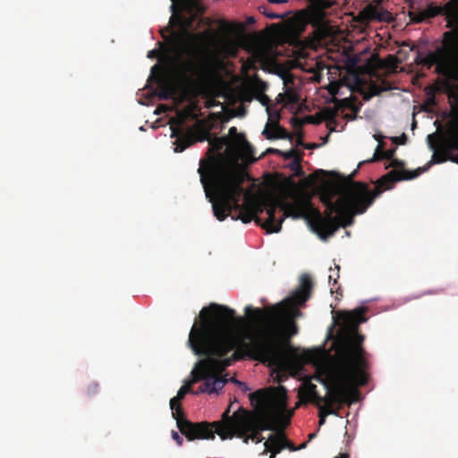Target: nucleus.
Segmentation results:
<instances>
[{"instance_id":"nucleus-1","label":"nucleus","mask_w":458,"mask_h":458,"mask_svg":"<svg viewBox=\"0 0 458 458\" xmlns=\"http://www.w3.org/2000/svg\"><path fill=\"white\" fill-rule=\"evenodd\" d=\"M207 169L208 175L201 164L198 173L217 220L224 221L227 216L244 224L254 220L268 233H273L281 231L285 217L304 218L323 241L334 235L340 227L352 225L354 216L365 213L375 199L384 191L392 189L395 182L414 179L427 170L426 167L414 171L393 169L376 182L373 190L365 182H352L335 201L333 193L328 191L321 196L327 208L326 216L313 207L309 198L298 197L293 202L268 200L264 204L267 217L263 222L253 210L240 203L247 174L223 163H208Z\"/></svg>"},{"instance_id":"nucleus-2","label":"nucleus","mask_w":458,"mask_h":458,"mask_svg":"<svg viewBox=\"0 0 458 458\" xmlns=\"http://www.w3.org/2000/svg\"><path fill=\"white\" fill-rule=\"evenodd\" d=\"M243 318L237 317L235 311L225 305L211 303L199 313V322H195L190 331L188 345L195 355L204 356L191 371L192 381L203 380L196 394L217 393L226 382L222 372L233 360L243 358L244 349L241 338L235 333L236 327Z\"/></svg>"},{"instance_id":"nucleus-3","label":"nucleus","mask_w":458,"mask_h":458,"mask_svg":"<svg viewBox=\"0 0 458 458\" xmlns=\"http://www.w3.org/2000/svg\"><path fill=\"white\" fill-rule=\"evenodd\" d=\"M366 311V308H357L339 314L345 329L338 334L336 339L338 360L331 376L334 386L328 389L327 396L322 397L315 385L309 386V394L318 408L359 401L358 387L369 381V353L362 346L364 335L358 332L359 325L367 320Z\"/></svg>"},{"instance_id":"nucleus-4","label":"nucleus","mask_w":458,"mask_h":458,"mask_svg":"<svg viewBox=\"0 0 458 458\" xmlns=\"http://www.w3.org/2000/svg\"><path fill=\"white\" fill-rule=\"evenodd\" d=\"M313 288L312 279L309 275H302L298 288L284 301L263 309L247 306L245 313L254 324H260V338L257 342L259 354L278 353L276 339L283 328V322L295 321L301 316L297 308L304 304L310 297Z\"/></svg>"},{"instance_id":"nucleus-5","label":"nucleus","mask_w":458,"mask_h":458,"mask_svg":"<svg viewBox=\"0 0 458 458\" xmlns=\"http://www.w3.org/2000/svg\"><path fill=\"white\" fill-rule=\"evenodd\" d=\"M162 37L170 44V52L175 55V73L184 83L202 79L208 71L209 53L208 49L196 46L202 34H193L186 30L173 31L170 38L163 32Z\"/></svg>"},{"instance_id":"nucleus-6","label":"nucleus","mask_w":458,"mask_h":458,"mask_svg":"<svg viewBox=\"0 0 458 458\" xmlns=\"http://www.w3.org/2000/svg\"><path fill=\"white\" fill-rule=\"evenodd\" d=\"M250 401L256 409L264 408L272 403L277 410L276 419L280 425L281 431L276 435H272L265 442L266 449L271 453L269 458H275L276 454L286 446H290V443L283 432L284 428L289 425L293 415L292 411L286 416L283 414L287 406V390L283 386L272 389H259L250 394Z\"/></svg>"},{"instance_id":"nucleus-7","label":"nucleus","mask_w":458,"mask_h":458,"mask_svg":"<svg viewBox=\"0 0 458 458\" xmlns=\"http://www.w3.org/2000/svg\"><path fill=\"white\" fill-rule=\"evenodd\" d=\"M230 409L224 411L222 420L212 422V435L214 438L217 434L222 440L232 439L234 437L243 438L245 443L250 439L259 443L263 439L261 430L272 429L273 426L262 427L261 422L248 411L241 408L232 416L229 415Z\"/></svg>"},{"instance_id":"nucleus-8","label":"nucleus","mask_w":458,"mask_h":458,"mask_svg":"<svg viewBox=\"0 0 458 458\" xmlns=\"http://www.w3.org/2000/svg\"><path fill=\"white\" fill-rule=\"evenodd\" d=\"M256 330L254 334H245L244 340L241 339V346L244 349V354L254 360L262 363H267L269 366L276 368H283L285 366L289 360V352L292 348H286L283 345V342L288 340L292 336L297 335L298 326L295 321L283 322V328L276 339V345L278 347V353L267 354L266 357L259 354V347L257 344L260 338V324H255Z\"/></svg>"},{"instance_id":"nucleus-9","label":"nucleus","mask_w":458,"mask_h":458,"mask_svg":"<svg viewBox=\"0 0 458 458\" xmlns=\"http://www.w3.org/2000/svg\"><path fill=\"white\" fill-rule=\"evenodd\" d=\"M449 118L437 135V142L433 134L427 138L429 148L434 151L431 162L436 164L447 160L458 164V100H449Z\"/></svg>"},{"instance_id":"nucleus-10","label":"nucleus","mask_w":458,"mask_h":458,"mask_svg":"<svg viewBox=\"0 0 458 458\" xmlns=\"http://www.w3.org/2000/svg\"><path fill=\"white\" fill-rule=\"evenodd\" d=\"M444 55L434 51L424 56L419 53L415 63L428 70L435 66V72L441 77L437 80L440 89L447 94L448 100H458V65L450 64Z\"/></svg>"},{"instance_id":"nucleus-11","label":"nucleus","mask_w":458,"mask_h":458,"mask_svg":"<svg viewBox=\"0 0 458 458\" xmlns=\"http://www.w3.org/2000/svg\"><path fill=\"white\" fill-rule=\"evenodd\" d=\"M191 391V386H182L177 392V395L170 400L172 416L176 420L180 432L185 436L188 441L213 440L212 422H192L185 418L181 406V401Z\"/></svg>"},{"instance_id":"nucleus-12","label":"nucleus","mask_w":458,"mask_h":458,"mask_svg":"<svg viewBox=\"0 0 458 458\" xmlns=\"http://www.w3.org/2000/svg\"><path fill=\"white\" fill-rule=\"evenodd\" d=\"M446 27L450 30L444 32L441 46L434 52L445 55L446 61L454 66L458 65V8L449 10Z\"/></svg>"},{"instance_id":"nucleus-13","label":"nucleus","mask_w":458,"mask_h":458,"mask_svg":"<svg viewBox=\"0 0 458 458\" xmlns=\"http://www.w3.org/2000/svg\"><path fill=\"white\" fill-rule=\"evenodd\" d=\"M171 130V137L176 139L174 142V152H182L194 143L204 141L208 135L207 131H195L191 129L184 131L179 124L176 127L172 125Z\"/></svg>"},{"instance_id":"nucleus-14","label":"nucleus","mask_w":458,"mask_h":458,"mask_svg":"<svg viewBox=\"0 0 458 458\" xmlns=\"http://www.w3.org/2000/svg\"><path fill=\"white\" fill-rule=\"evenodd\" d=\"M155 70H157V72L154 74V79L157 86L158 98L164 100L174 98L177 95L175 81L164 68L154 65L151 68V72L154 73Z\"/></svg>"},{"instance_id":"nucleus-15","label":"nucleus","mask_w":458,"mask_h":458,"mask_svg":"<svg viewBox=\"0 0 458 458\" xmlns=\"http://www.w3.org/2000/svg\"><path fill=\"white\" fill-rule=\"evenodd\" d=\"M256 89L258 91V95L256 96V99L259 100L263 106L267 107V112L270 117L276 116L277 119L279 118V113L275 111V114H272L270 103L271 100L268 96H267L264 92L267 89V84L260 80L257 81Z\"/></svg>"},{"instance_id":"nucleus-16","label":"nucleus","mask_w":458,"mask_h":458,"mask_svg":"<svg viewBox=\"0 0 458 458\" xmlns=\"http://www.w3.org/2000/svg\"><path fill=\"white\" fill-rule=\"evenodd\" d=\"M458 8V3L450 2L446 4L445 7H442L439 5H436L434 4H429L427 5L425 9H423V13L427 20L430 18H434L439 14H445L447 17V13L449 10Z\"/></svg>"},{"instance_id":"nucleus-17","label":"nucleus","mask_w":458,"mask_h":458,"mask_svg":"<svg viewBox=\"0 0 458 458\" xmlns=\"http://www.w3.org/2000/svg\"><path fill=\"white\" fill-rule=\"evenodd\" d=\"M229 136L234 137L236 144L242 151L251 153L253 151L252 146L248 142L243 133H238L236 127L229 129Z\"/></svg>"},{"instance_id":"nucleus-18","label":"nucleus","mask_w":458,"mask_h":458,"mask_svg":"<svg viewBox=\"0 0 458 458\" xmlns=\"http://www.w3.org/2000/svg\"><path fill=\"white\" fill-rule=\"evenodd\" d=\"M386 84L387 82L385 81H383L381 84L372 82L369 87V96H365V98L369 99L370 97L378 96L383 91L389 89Z\"/></svg>"},{"instance_id":"nucleus-19","label":"nucleus","mask_w":458,"mask_h":458,"mask_svg":"<svg viewBox=\"0 0 458 458\" xmlns=\"http://www.w3.org/2000/svg\"><path fill=\"white\" fill-rule=\"evenodd\" d=\"M335 103L339 104L340 108L350 109L352 112H353V114H354L353 117H355L357 115V114L360 112V106H358L354 103V100H352L351 98H343L341 100L335 98Z\"/></svg>"},{"instance_id":"nucleus-20","label":"nucleus","mask_w":458,"mask_h":458,"mask_svg":"<svg viewBox=\"0 0 458 458\" xmlns=\"http://www.w3.org/2000/svg\"><path fill=\"white\" fill-rule=\"evenodd\" d=\"M394 154V150H383L382 145L379 143L375 151L374 157L369 162L379 160V159H392Z\"/></svg>"},{"instance_id":"nucleus-21","label":"nucleus","mask_w":458,"mask_h":458,"mask_svg":"<svg viewBox=\"0 0 458 458\" xmlns=\"http://www.w3.org/2000/svg\"><path fill=\"white\" fill-rule=\"evenodd\" d=\"M335 106L334 107H327L322 110L321 114L324 120L326 121H334L338 115L339 112V104L335 103Z\"/></svg>"},{"instance_id":"nucleus-22","label":"nucleus","mask_w":458,"mask_h":458,"mask_svg":"<svg viewBox=\"0 0 458 458\" xmlns=\"http://www.w3.org/2000/svg\"><path fill=\"white\" fill-rule=\"evenodd\" d=\"M319 425L325 423L326 417L329 414H333L338 416V410L334 409L333 407H319Z\"/></svg>"},{"instance_id":"nucleus-23","label":"nucleus","mask_w":458,"mask_h":458,"mask_svg":"<svg viewBox=\"0 0 458 458\" xmlns=\"http://www.w3.org/2000/svg\"><path fill=\"white\" fill-rule=\"evenodd\" d=\"M224 29L228 33H241V32L243 31L244 26L241 22H237V23H227V22H225L224 23Z\"/></svg>"},{"instance_id":"nucleus-24","label":"nucleus","mask_w":458,"mask_h":458,"mask_svg":"<svg viewBox=\"0 0 458 458\" xmlns=\"http://www.w3.org/2000/svg\"><path fill=\"white\" fill-rule=\"evenodd\" d=\"M319 359V352L318 350H308L303 353V360L308 363H315Z\"/></svg>"},{"instance_id":"nucleus-25","label":"nucleus","mask_w":458,"mask_h":458,"mask_svg":"<svg viewBox=\"0 0 458 458\" xmlns=\"http://www.w3.org/2000/svg\"><path fill=\"white\" fill-rule=\"evenodd\" d=\"M277 131H278V134L276 135V134L269 132L267 131V129L265 128V130L263 131V134L266 135L267 139H268V140L276 139V138H282V139L288 138V134H287L286 131L284 129L279 127L278 124H277Z\"/></svg>"},{"instance_id":"nucleus-26","label":"nucleus","mask_w":458,"mask_h":458,"mask_svg":"<svg viewBox=\"0 0 458 458\" xmlns=\"http://www.w3.org/2000/svg\"><path fill=\"white\" fill-rule=\"evenodd\" d=\"M301 157H295V160L290 165V168L294 172L296 176H302L304 174L302 167H301Z\"/></svg>"},{"instance_id":"nucleus-27","label":"nucleus","mask_w":458,"mask_h":458,"mask_svg":"<svg viewBox=\"0 0 458 458\" xmlns=\"http://www.w3.org/2000/svg\"><path fill=\"white\" fill-rule=\"evenodd\" d=\"M409 16L411 21L414 23H420L427 20L423 10L410 12Z\"/></svg>"},{"instance_id":"nucleus-28","label":"nucleus","mask_w":458,"mask_h":458,"mask_svg":"<svg viewBox=\"0 0 458 458\" xmlns=\"http://www.w3.org/2000/svg\"><path fill=\"white\" fill-rule=\"evenodd\" d=\"M280 156L283 157L285 160L293 159V161H294L295 157H302L303 152L298 151L294 148H292L289 151H285V152L283 151V154H281Z\"/></svg>"},{"instance_id":"nucleus-29","label":"nucleus","mask_w":458,"mask_h":458,"mask_svg":"<svg viewBox=\"0 0 458 458\" xmlns=\"http://www.w3.org/2000/svg\"><path fill=\"white\" fill-rule=\"evenodd\" d=\"M320 174L323 176H327L329 174H334L333 172H326L324 170H317L313 174H311L309 177L311 182H315L316 181H324V178H320Z\"/></svg>"},{"instance_id":"nucleus-30","label":"nucleus","mask_w":458,"mask_h":458,"mask_svg":"<svg viewBox=\"0 0 458 458\" xmlns=\"http://www.w3.org/2000/svg\"><path fill=\"white\" fill-rule=\"evenodd\" d=\"M229 138L228 137H221V138H215L214 140H211V144L216 148V149H221L223 148L224 145H226L228 144L229 142Z\"/></svg>"},{"instance_id":"nucleus-31","label":"nucleus","mask_w":458,"mask_h":458,"mask_svg":"<svg viewBox=\"0 0 458 458\" xmlns=\"http://www.w3.org/2000/svg\"><path fill=\"white\" fill-rule=\"evenodd\" d=\"M99 385L97 382H89L86 388V394L88 396H93L98 393Z\"/></svg>"},{"instance_id":"nucleus-32","label":"nucleus","mask_w":458,"mask_h":458,"mask_svg":"<svg viewBox=\"0 0 458 458\" xmlns=\"http://www.w3.org/2000/svg\"><path fill=\"white\" fill-rule=\"evenodd\" d=\"M327 89H328L329 94L334 98H335V96L338 94V91H339V85L337 83H330ZM333 102L335 103V100L333 99Z\"/></svg>"},{"instance_id":"nucleus-33","label":"nucleus","mask_w":458,"mask_h":458,"mask_svg":"<svg viewBox=\"0 0 458 458\" xmlns=\"http://www.w3.org/2000/svg\"><path fill=\"white\" fill-rule=\"evenodd\" d=\"M407 135L403 133L400 137H393L391 140L397 145H404L407 142Z\"/></svg>"},{"instance_id":"nucleus-34","label":"nucleus","mask_w":458,"mask_h":458,"mask_svg":"<svg viewBox=\"0 0 458 458\" xmlns=\"http://www.w3.org/2000/svg\"><path fill=\"white\" fill-rule=\"evenodd\" d=\"M259 11L261 13H263L267 17L270 18V19H278V18H281V16L279 14H276V13H274L272 12H267V7L266 6H260L259 7Z\"/></svg>"},{"instance_id":"nucleus-35","label":"nucleus","mask_w":458,"mask_h":458,"mask_svg":"<svg viewBox=\"0 0 458 458\" xmlns=\"http://www.w3.org/2000/svg\"><path fill=\"white\" fill-rule=\"evenodd\" d=\"M171 437L176 442V444L179 445V446H182V444H183V439L182 437L179 435V433L177 431H174L173 430L172 433H171Z\"/></svg>"},{"instance_id":"nucleus-36","label":"nucleus","mask_w":458,"mask_h":458,"mask_svg":"<svg viewBox=\"0 0 458 458\" xmlns=\"http://www.w3.org/2000/svg\"><path fill=\"white\" fill-rule=\"evenodd\" d=\"M442 293V291H441V290H439V289H432V290H428V291H425V292H423L421 294H420V295L416 296L415 298H419V297H421V296H423V295L438 294V293Z\"/></svg>"},{"instance_id":"nucleus-37","label":"nucleus","mask_w":458,"mask_h":458,"mask_svg":"<svg viewBox=\"0 0 458 458\" xmlns=\"http://www.w3.org/2000/svg\"><path fill=\"white\" fill-rule=\"evenodd\" d=\"M159 55H160V50H158V49L150 50V51H148V53L147 55L148 58H150V59L157 58Z\"/></svg>"},{"instance_id":"nucleus-38","label":"nucleus","mask_w":458,"mask_h":458,"mask_svg":"<svg viewBox=\"0 0 458 458\" xmlns=\"http://www.w3.org/2000/svg\"><path fill=\"white\" fill-rule=\"evenodd\" d=\"M235 384H237L243 392H246V391L250 390L248 386L245 383H243V382H241L239 380H235Z\"/></svg>"},{"instance_id":"nucleus-39","label":"nucleus","mask_w":458,"mask_h":458,"mask_svg":"<svg viewBox=\"0 0 458 458\" xmlns=\"http://www.w3.org/2000/svg\"><path fill=\"white\" fill-rule=\"evenodd\" d=\"M267 153H274V154H276V155H279V156H280L281 154H283V151H282V150L277 149V148H267Z\"/></svg>"},{"instance_id":"nucleus-40","label":"nucleus","mask_w":458,"mask_h":458,"mask_svg":"<svg viewBox=\"0 0 458 458\" xmlns=\"http://www.w3.org/2000/svg\"><path fill=\"white\" fill-rule=\"evenodd\" d=\"M392 166H403V163L398 159H394L391 163Z\"/></svg>"},{"instance_id":"nucleus-41","label":"nucleus","mask_w":458,"mask_h":458,"mask_svg":"<svg viewBox=\"0 0 458 458\" xmlns=\"http://www.w3.org/2000/svg\"><path fill=\"white\" fill-rule=\"evenodd\" d=\"M255 21H255L254 17L250 16V17H249V18L247 19L246 23H247L248 25H252V24H254V23H255Z\"/></svg>"},{"instance_id":"nucleus-42","label":"nucleus","mask_w":458,"mask_h":458,"mask_svg":"<svg viewBox=\"0 0 458 458\" xmlns=\"http://www.w3.org/2000/svg\"><path fill=\"white\" fill-rule=\"evenodd\" d=\"M267 1L272 4H282V3L285 2V0H267Z\"/></svg>"},{"instance_id":"nucleus-43","label":"nucleus","mask_w":458,"mask_h":458,"mask_svg":"<svg viewBox=\"0 0 458 458\" xmlns=\"http://www.w3.org/2000/svg\"><path fill=\"white\" fill-rule=\"evenodd\" d=\"M335 458H349V454H340Z\"/></svg>"},{"instance_id":"nucleus-44","label":"nucleus","mask_w":458,"mask_h":458,"mask_svg":"<svg viewBox=\"0 0 458 458\" xmlns=\"http://www.w3.org/2000/svg\"><path fill=\"white\" fill-rule=\"evenodd\" d=\"M173 2L172 5H171V9L173 10V12L174 11L175 9V5H174V3H175V0H171Z\"/></svg>"},{"instance_id":"nucleus-45","label":"nucleus","mask_w":458,"mask_h":458,"mask_svg":"<svg viewBox=\"0 0 458 458\" xmlns=\"http://www.w3.org/2000/svg\"><path fill=\"white\" fill-rule=\"evenodd\" d=\"M335 267H336V269H337V271H336V278H338V277H339L338 271H339V268H340V267H339V266H336Z\"/></svg>"},{"instance_id":"nucleus-46","label":"nucleus","mask_w":458,"mask_h":458,"mask_svg":"<svg viewBox=\"0 0 458 458\" xmlns=\"http://www.w3.org/2000/svg\"><path fill=\"white\" fill-rule=\"evenodd\" d=\"M313 147H316V144H313V145H310V146H306L307 148H313Z\"/></svg>"},{"instance_id":"nucleus-47","label":"nucleus","mask_w":458,"mask_h":458,"mask_svg":"<svg viewBox=\"0 0 458 458\" xmlns=\"http://www.w3.org/2000/svg\"><path fill=\"white\" fill-rule=\"evenodd\" d=\"M313 147H316V144H313V145H310V146H306L307 148H313Z\"/></svg>"},{"instance_id":"nucleus-48","label":"nucleus","mask_w":458,"mask_h":458,"mask_svg":"<svg viewBox=\"0 0 458 458\" xmlns=\"http://www.w3.org/2000/svg\"><path fill=\"white\" fill-rule=\"evenodd\" d=\"M332 279H333V276H332V275H330V276H328V280H329V282H331V280H332Z\"/></svg>"},{"instance_id":"nucleus-49","label":"nucleus","mask_w":458,"mask_h":458,"mask_svg":"<svg viewBox=\"0 0 458 458\" xmlns=\"http://www.w3.org/2000/svg\"><path fill=\"white\" fill-rule=\"evenodd\" d=\"M315 437V434H310V435L309 436L310 439H311V438H312V437Z\"/></svg>"},{"instance_id":"nucleus-50","label":"nucleus","mask_w":458,"mask_h":458,"mask_svg":"<svg viewBox=\"0 0 458 458\" xmlns=\"http://www.w3.org/2000/svg\"><path fill=\"white\" fill-rule=\"evenodd\" d=\"M235 380H236V379H235L234 377H232V378L230 379V381H232V382H233V383H235Z\"/></svg>"},{"instance_id":"nucleus-51","label":"nucleus","mask_w":458,"mask_h":458,"mask_svg":"<svg viewBox=\"0 0 458 458\" xmlns=\"http://www.w3.org/2000/svg\"><path fill=\"white\" fill-rule=\"evenodd\" d=\"M233 54L236 53V48L234 47H233Z\"/></svg>"},{"instance_id":"nucleus-52","label":"nucleus","mask_w":458,"mask_h":458,"mask_svg":"<svg viewBox=\"0 0 458 458\" xmlns=\"http://www.w3.org/2000/svg\"><path fill=\"white\" fill-rule=\"evenodd\" d=\"M298 144H302V141H301V139H299V140H298Z\"/></svg>"}]
</instances>
